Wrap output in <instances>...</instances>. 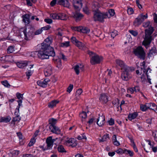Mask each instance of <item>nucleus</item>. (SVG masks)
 <instances>
[{"label":"nucleus","instance_id":"11","mask_svg":"<svg viewBox=\"0 0 157 157\" xmlns=\"http://www.w3.org/2000/svg\"><path fill=\"white\" fill-rule=\"evenodd\" d=\"M74 70L77 75H78L80 71H82L84 70V65L82 64L79 63L76 65L74 67Z\"/></svg>","mask_w":157,"mask_h":157},{"label":"nucleus","instance_id":"48","mask_svg":"<svg viewBox=\"0 0 157 157\" xmlns=\"http://www.w3.org/2000/svg\"><path fill=\"white\" fill-rule=\"evenodd\" d=\"M90 32V29L86 27L82 28V33H89Z\"/></svg>","mask_w":157,"mask_h":157},{"label":"nucleus","instance_id":"41","mask_svg":"<svg viewBox=\"0 0 157 157\" xmlns=\"http://www.w3.org/2000/svg\"><path fill=\"white\" fill-rule=\"evenodd\" d=\"M82 26L79 27H72L71 29L72 30L75 31H77L78 32H79L82 33Z\"/></svg>","mask_w":157,"mask_h":157},{"label":"nucleus","instance_id":"19","mask_svg":"<svg viewBox=\"0 0 157 157\" xmlns=\"http://www.w3.org/2000/svg\"><path fill=\"white\" fill-rule=\"evenodd\" d=\"M58 3L60 5H62L64 7H69L70 4L68 0H58Z\"/></svg>","mask_w":157,"mask_h":157},{"label":"nucleus","instance_id":"37","mask_svg":"<svg viewBox=\"0 0 157 157\" xmlns=\"http://www.w3.org/2000/svg\"><path fill=\"white\" fill-rule=\"evenodd\" d=\"M53 60L55 61V63L57 64V67L59 68H60L61 66V62L60 59H55L54 58Z\"/></svg>","mask_w":157,"mask_h":157},{"label":"nucleus","instance_id":"52","mask_svg":"<svg viewBox=\"0 0 157 157\" xmlns=\"http://www.w3.org/2000/svg\"><path fill=\"white\" fill-rule=\"evenodd\" d=\"M35 140L34 138L32 139L30 142L28 144V145L29 147L32 146L35 142Z\"/></svg>","mask_w":157,"mask_h":157},{"label":"nucleus","instance_id":"12","mask_svg":"<svg viewBox=\"0 0 157 157\" xmlns=\"http://www.w3.org/2000/svg\"><path fill=\"white\" fill-rule=\"evenodd\" d=\"M73 3L75 8L77 10H79L82 6L81 0H73Z\"/></svg>","mask_w":157,"mask_h":157},{"label":"nucleus","instance_id":"56","mask_svg":"<svg viewBox=\"0 0 157 157\" xmlns=\"http://www.w3.org/2000/svg\"><path fill=\"white\" fill-rule=\"evenodd\" d=\"M116 152L118 154H121L124 152V151L121 148H119L117 150Z\"/></svg>","mask_w":157,"mask_h":157},{"label":"nucleus","instance_id":"43","mask_svg":"<svg viewBox=\"0 0 157 157\" xmlns=\"http://www.w3.org/2000/svg\"><path fill=\"white\" fill-rule=\"evenodd\" d=\"M124 152L127 154H128L130 156L132 157L134 153L131 150L128 149H125L124 150Z\"/></svg>","mask_w":157,"mask_h":157},{"label":"nucleus","instance_id":"50","mask_svg":"<svg viewBox=\"0 0 157 157\" xmlns=\"http://www.w3.org/2000/svg\"><path fill=\"white\" fill-rule=\"evenodd\" d=\"M152 136L154 138L155 140L157 142V131L153 132Z\"/></svg>","mask_w":157,"mask_h":157},{"label":"nucleus","instance_id":"14","mask_svg":"<svg viewBox=\"0 0 157 157\" xmlns=\"http://www.w3.org/2000/svg\"><path fill=\"white\" fill-rule=\"evenodd\" d=\"M50 80L48 78L44 79L43 81H38L37 82V84L40 86L45 87L47 85L48 83L49 82Z\"/></svg>","mask_w":157,"mask_h":157},{"label":"nucleus","instance_id":"31","mask_svg":"<svg viewBox=\"0 0 157 157\" xmlns=\"http://www.w3.org/2000/svg\"><path fill=\"white\" fill-rule=\"evenodd\" d=\"M75 44L79 49H81L84 50L86 48V47L84 44L78 41V42H77Z\"/></svg>","mask_w":157,"mask_h":157},{"label":"nucleus","instance_id":"59","mask_svg":"<svg viewBox=\"0 0 157 157\" xmlns=\"http://www.w3.org/2000/svg\"><path fill=\"white\" fill-rule=\"evenodd\" d=\"M2 85H4L6 87H9L10 86V85L8 83L7 81H4L2 82Z\"/></svg>","mask_w":157,"mask_h":157},{"label":"nucleus","instance_id":"45","mask_svg":"<svg viewBox=\"0 0 157 157\" xmlns=\"http://www.w3.org/2000/svg\"><path fill=\"white\" fill-rule=\"evenodd\" d=\"M7 50V52L9 53H12L15 51L14 47L13 46H9Z\"/></svg>","mask_w":157,"mask_h":157},{"label":"nucleus","instance_id":"2","mask_svg":"<svg viewBox=\"0 0 157 157\" xmlns=\"http://www.w3.org/2000/svg\"><path fill=\"white\" fill-rule=\"evenodd\" d=\"M143 26L145 28H148L145 30V37L142 43L143 45L147 48V46L150 44L151 41V35L153 32V28L150 25V22L149 21L144 23Z\"/></svg>","mask_w":157,"mask_h":157},{"label":"nucleus","instance_id":"49","mask_svg":"<svg viewBox=\"0 0 157 157\" xmlns=\"http://www.w3.org/2000/svg\"><path fill=\"white\" fill-rule=\"evenodd\" d=\"M42 32V30L41 29H37L34 32V35H38L40 34Z\"/></svg>","mask_w":157,"mask_h":157},{"label":"nucleus","instance_id":"42","mask_svg":"<svg viewBox=\"0 0 157 157\" xmlns=\"http://www.w3.org/2000/svg\"><path fill=\"white\" fill-rule=\"evenodd\" d=\"M109 137L108 134L104 135L101 138V139L100 140V142H104L106 141L109 139Z\"/></svg>","mask_w":157,"mask_h":157},{"label":"nucleus","instance_id":"54","mask_svg":"<svg viewBox=\"0 0 157 157\" xmlns=\"http://www.w3.org/2000/svg\"><path fill=\"white\" fill-rule=\"evenodd\" d=\"M140 65L142 67H141V69L142 71L143 69H144L143 72L144 73H145V62L144 61L142 63H140Z\"/></svg>","mask_w":157,"mask_h":157},{"label":"nucleus","instance_id":"38","mask_svg":"<svg viewBox=\"0 0 157 157\" xmlns=\"http://www.w3.org/2000/svg\"><path fill=\"white\" fill-rule=\"evenodd\" d=\"M50 17L53 19H59L58 14L56 13H51L50 14Z\"/></svg>","mask_w":157,"mask_h":157},{"label":"nucleus","instance_id":"63","mask_svg":"<svg viewBox=\"0 0 157 157\" xmlns=\"http://www.w3.org/2000/svg\"><path fill=\"white\" fill-rule=\"evenodd\" d=\"M44 21L48 24H50L52 23V20L50 18H47L44 19Z\"/></svg>","mask_w":157,"mask_h":157},{"label":"nucleus","instance_id":"64","mask_svg":"<svg viewBox=\"0 0 157 157\" xmlns=\"http://www.w3.org/2000/svg\"><path fill=\"white\" fill-rule=\"evenodd\" d=\"M82 92V90L81 89H79L76 91L75 94L80 96Z\"/></svg>","mask_w":157,"mask_h":157},{"label":"nucleus","instance_id":"6","mask_svg":"<svg viewBox=\"0 0 157 157\" xmlns=\"http://www.w3.org/2000/svg\"><path fill=\"white\" fill-rule=\"evenodd\" d=\"M147 14L144 15L143 13L139 14L138 17L136 18L134 22V25L135 26H138L140 25L144 20L147 18Z\"/></svg>","mask_w":157,"mask_h":157},{"label":"nucleus","instance_id":"21","mask_svg":"<svg viewBox=\"0 0 157 157\" xmlns=\"http://www.w3.org/2000/svg\"><path fill=\"white\" fill-rule=\"evenodd\" d=\"M73 16L75 19L76 21L80 20L83 17V15L80 13L77 12L73 13Z\"/></svg>","mask_w":157,"mask_h":157},{"label":"nucleus","instance_id":"34","mask_svg":"<svg viewBox=\"0 0 157 157\" xmlns=\"http://www.w3.org/2000/svg\"><path fill=\"white\" fill-rule=\"evenodd\" d=\"M59 101L56 100H53L49 103L48 106L49 108H52L55 106L56 104L58 103Z\"/></svg>","mask_w":157,"mask_h":157},{"label":"nucleus","instance_id":"1","mask_svg":"<svg viewBox=\"0 0 157 157\" xmlns=\"http://www.w3.org/2000/svg\"><path fill=\"white\" fill-rule=\"evenodd\" d=\"M117 65L120 67L122 70L121 78L123 80L127 81L131 78L130 73L134 70L133 67L126 65L122 61L117 59L116 61Z\"/></svg>","mask_w":157,"mask_h":157},{"label":"nucleus","instance_id":"18","mask_svg":"<svg viewBox=\"0 0 157 157\" xmlns=\"http://www.w3.org/2000/svg\"><path fill=\"white\" fill-rule=\"evenodd\" d=\"M100 101L103 103H106L108 101V96L105 94H102L99 98Z\"/></svg>","mask_w":157,"mask_h":157},{"label":"nucleus","instance_id":"47","mask_svg":"<svg viewBox=\"0 0 157 157\" xmlns=\"http://www.w3.org/2000/svg\"><path fill=\"white\" fill-rule=\"evenodd\" d=\"M77 139L78 140H82V139L86 140V136L84 134H81L78 136Z\"/></svg>","mask_w":157,"mask_h":157},{"label":"nucleus","instance_id":"32","mask_svg":"<svg viewBox=\"0 0 157 157\" xmlns=\"http://www.w3.org/2000/svg\"><path fill=\"white\" fill-rule=\"evenodd\" d=\"M146 141L148 143L149 145L150 146V147L148 148L147 147H145L144 145L143 146V147H144V149L147 152H148L149 151H148L149 149H150V148H151L153 146V144H151V142L150 140H146Z\"/></svg>","mask_w":157,"mask_h":157},{"label":"nucleus","instance_id":"53","mask_svg":"<svg viewBox=\"0 0 157 157\" xmlns=\"http://www.w3.org/2000/svg\"><path fill=\"white\" fill-rule=\"evenodd\" d=\"M129 32L131 34L135 36H136L138 34L137 31L133 30H130L129 31Z\"/></svg>","mask_w":157,"mask_h":157},{"label":"nucleus","instance_id":"25","mask_svg":"<svg viewBox=\"0 0 157 157\" xmlns=\"http://www.w3.org/2000/svg\"><path fill=\"white\" fill-rule=\"evenodd\" d=\"M30 15L29 14H26L25 15H23L22 16L23 17V21L26 24H28L29 23V17Z\"/></svg>","mask_w":157,"mask_h":157},{"label":"nucleus","instance_id":"36","mask_svg":"<svg viewBox=\"0 0 157 157\" xmlns=\"http://www.w3.org/2000/svg\"><path fill=\"white\" fill-rule=\"evenodd\" d=\"M87 114L86 112H82L79 114V117L82 119V122L87 117Z\"/></svg>","mask_w":157,"mask_h":157},{"label":"nucleus","instance_id":"15","mask_svg":"<svg viewBox=\"0 0 157 157\" xmlns=\"http://www.w3.org/2000/svg\"><path fill=\"white\" fill-rule=\"evenodd\" d=\"M50 129L53 133L57 134H59L60 133L61 130L60 129L55 125H51L50 126Z\"/></svg>","mask_w":157,"mask_h":157},{"label":"nucleus","instance_id":"39","mask_svg":"<svg viewBox=\"0 0 157 157\" xmlns=\"http://www.w3.org/2000/svg\"><path fill=\"white\" fill-rule=\"evenodd\" d=\"M70 46V42L69 41H65L61 43L60 46L63 47H67Z\"/></svg>","mask_w":157,"mask_h":157},{"label":"nucleus","instance_id":"35","mask_svg":"<svg viewBox=\"0 0 157 157\" xmlns=\"http://www.w3.org/2000/svg\"><path fill=\"white\" fill-rule=\"evenodd\" d=\"M17 136L18 137L19 141H20V143L21 145H22L24 144V138L21 134V133L20 132H17Z\"/></svg>","mask_w":157,"mask_h":157},{"label":"nucleus","instance_id":"17","mask_svg":"<svg viewBox=\"0 0 157 157\" xmlns=\"http://www.w3.org/2000/svg\"><path fill=\"white\" fill-rule=\"evenodd\" d=\"M67 144L72 147H75L77 145V142L75 139L71 138L66 141Z\"/></svg>","mask_w":157,"mask_h":157},{"label":"nucleus","instance_id":"16","mask_svg":"<svg viewBox=\"0 0 157 157\" xmlns=\"http://www.w3.org/2000/svg\"><path fill=\"white\" fill-rule=\"evenodd\" d=\"M104 116L101 115L100 116L97 120V124L99 126H101L104 124L105 122Z\"/></svg>","mask_w":157,"mask_h":157},{"label":"nucleus","instance_id":"51","mask_svg":"<svg viewBox=\"0 0 157 157\" xmlns=\"http://www.w3.org/2000/svg\"><path fill=\"white\" fill-rule=\"evenodd\" d=\"M117 31L116 30H114L110 33L111 37L114 38L117 35Z\"/></svg>","mask_w":157,"mask_h":157},{"label":"nucleus","instance_id":"4","mask_svg":"<svg viewBox=\"0 0 157 157\" xmlns=\"http://www.w3.org/2000/svg\"><path fill=\"white\" fill-rule=\"evenodd\" d=\"M88 54L91 57L90 62L91 64L94 65L99 63L102 60V57L92 52L88 51Z\"/></svg>","mask_w":157,"mask_h":157},{"label":"nucleus","instance_id":"26","mask_svg":"<svg viewBox=\"0 0 157 157\" xmlns=\"http://www.w3.org/2000/svg\"><path fill=\"white\" fill-rule=\"evenodd\" d=\"M147 106L148 108V109H149L153 110H157V106L154 103H147Z\"/></svg>","mask_w":157,"mask_h":157},{"label":"nucleus","instance_id":"33","mask_svg":"<svg viewBox=\"0 0 157 157\" xmlns=\"http://www.w3.org/2000/svg\"><path fill=\"white\" fill-rule=\"evenodd\" d=\"M137 113H136L130 114L128 115V118L129 120L132 121V119L135 118L137 116Z\"/></svg>","mask_w":157,"mask_h":157},{"label":"nucleus","instance_id":"55","mask_svg":"<svg viewBox=\"0 0 157 157\" xmlns=\"http://www.w3.org/2000/svg\"><path fill=\"white\" fill-rule=\"evenodd\" d=\"M127 11L128 14L129 15L132 14L134 12L133 9L132 8H128L127 10Z\"/></svg>","mask_w":157,"mask_h":157},{"label":"nucleus","instance_id":"58","mask_svg":"<svg viewBox=\"0 0 157 157\" xmlns=\"http://www.w3.org/2000/svg\"><path fill=\"white\" fill-rule=\"evenodd\" d=\"M17 97L19 99H22L23 94H21L19 93H17L16 94Z\"/></svg>","mask_w":157,"mask_h":157},{"label":"nucleus","instance_id":"61","mask_svg":"<svg viewBox=\"0 0 157 157\" xmlns=\"http://www.w3.org/2000/svg\"><path fill=\"white\" fill-rule=\"evenodd\" d=\"M109 13L110 16H113L115 14V12L113 9H110L109 10Z\"/></svg>","mask_w":157,"mask_h":157},{"label":"nucleus","instance_id":"62","mask_svg":"<svg viewBox=\"0 0 157 157\" xmlns=\"http://www.w3.org/2000/svg\"><path fill=\"white\" fill-rule=\"evenodd\" d=\"M73 85L70 84L69 87L67 88V91L69 93H70L73 89Z\"/></svg>","mask_w":157,"mask_h":157},{"label":"nucleus","instance_id":"3","mask_svg":"<svg viewBox=\"0 0 157 157\" xmlns=\"http://www.w3.org/2000/svg\"><path fill=\"white\" fill-rule=\"evenodd\" d=\"M37 56L41 59H49V56H55V53L52 47L46 48L41 46L40 50L38 51Z\"/></svg>","mask_w":157,"mask_h":157},{"label":"nucleus","instance_id":"60","mask_svg":"<svg viewBox=\"0 0 157 157\" xmlns=\"http://www.w3.org/2000/svg\"><path fill=\"white\" fill-rule=\"evenodd\" d=\"M83 11L86 14H88L89 13V11L88 7L86 6L83 8Z\"/></svg>","mask_w":157,"mask_h":157},{"label":"nucleus","instance_id":"13","mask_svg":"<svg viewBox=\"0 0 157 157\" xmlns=\"http://www.w3.org/2000/svg\"><path fill=\"white\" fill-rule=\"evenodd\" d=\"M52 42V39L48 37L46 38L44 41L41 44V47H44L46 48H48L49 47H51L50 46V44Z\"/></svg>","mask_w":157,"mask_h":157},{"label":"nucleus","instance_id":"29","mask_svg":"<svg viewBox=\"0 0 157 157\" xmlns=\"http://www.w3.org/2000/svg\"><path fill=\"white\" fill-rule=\"evenodd\" d=\"M59 19L65 20H66L68 18V16L65 14L61 13H58Z\"/></svg>","mask_w":157,"mask_h":157},{"label":"nucleus","instance_id":"24","mask_svg":"<svg viewBox=\"0 0 157 157\" xmlns=\"http://www.w3.org/2000/svg\"><path fill=\"white\" fill-rule=\"evenodd\" d=\"M27 61H23L17 63V65L18 67L23 68L27 65Z\"/></svg>","mask_w":157,"mask_h":157},{"label":"nucleus","instance_id":"30","mask_svg":"<svg viewBox=\"0 0 157 157\" xmlns=\"http://www.w3.org/2000/svg\"><path fill=\"white\" fill-rule=\"evenodd\" d=\"M112 141L114 144L116 146H118L120 145L119 142L117 140V136L114 135L112 136Z\"/></svg>","mask_w":157,"mask_h":157},{"label":"nucleus","instance_id":"22","mask_svg":"<svg viewBox=\"0 0 157 157\" xmlns=\"http://www.w3.org/2000/svg\"><path fill=\"white\" fill-rule=\"evenodd\" d=\"M151 70L150 68L149 67L147 68V70H145V73H144L145 74L147 75V80H148V82L150 84H151V79L150 78V75H151Z\"/></svg>","mask_w":157,"mask_h":157},{"label":"nucleus","instance_id":"28","mask_svg":"<svg viewBox=\"0 0 157 157\" xmlns=\"http://www.w3.org/2000/svg\"><path fill=\"white\" fill-rule=\"evenodd\" d=\"M33 65H31L29 67L30 70H28L27 72H26V75L27 76L29 77L28 79H29V77L33 73L34 70L33 68Z\"/></svg>","mask_w":157,"mask_h":157},{"label":"nucleus","instance_id":"46","mask_svg":"<svg viewBox=\"0 0 157 157\" xmlns=\"http://www.w3.org/2000/svg\"><path fill=\"white\" fill-rule=\"evenodd\" d=\"M147 105V103L145 105H141L140 107L141 110L143 111H146L147 109H148V108Z\"/></svg>","mask_w":157,"mask_h":157},{"label":"nucleus","instance_id":"44","mask_svg":"<svg viewBox=\"0 0 157 157\" xmlns=\"http://www.w3.org/2000/svg\"><path fill=\"white\" fill-rule=\"evenodd\" d=\"M57 120L56 119L53 118L49 119V124H51V125H54L56 123Z\"/></svg>","mask_w":157,"mask_h":157},{"label":"nucleus","instance_id":"40","mask_svg":"<svg viewBox=\"0 0 157 157\" xmlns=\"http://www.w3.org/2000/svg\"><path fill=\"white\" fill-rule=\"evenodd\" d=\"M58 150L60 152H66L64 147L62 145H59L58 147Z\"/></svg>","mask_w":157,"mask_h":157},{"label":"nucleus","instance_id":"8","mask_svg":"<svg viewBox=\"0 0 157 157\" xmlns=\"http://www.w3.org/2000/svg\"><path fill=\"white\" fill-rule=\"evenodd\" d=\"M34 29L32 27L25 28L23 32L25 35V39L28 40L29 38H32L34 36Z\"/></svg>","mask_w":157,"mask_h":157},{"label":"nucleus","instance_id":"5","mask_svg":"<svg viewBox=\"0 0 157 157\" xmlns=\"http://www.w3.org/2000/svg\"><path fill=\"white\" fill-rule=\"evenodd\" d=\"M94 19L95 21H102L104 19L109 18L106 12H101L99 10L94 12Z\"/></svg>","mask_w":157,"mask_h":157},{"label":"nucleus","instance_id":"9","mask_svg":"<svg viewBox=\"0 0 157 157\" xmlns=\"http://www.w3.org/2000/svg\"><path fill=\"white\" fill-rule=\"evenodd\" d=\"M58 139L57 138L52 139V136L48 137L46 140V142L47 144V149H50L52 147L53 143Z\"/></svg>","mask_w":157,"mask_h":157},{"label":"nucleus","instance_id":"27","mask_svg":"<svg viewBox=\"0 0 157 157\" xmlns=\"http://www.w3.org/2000/svg\"><path fill=\"white\" fill-rule=\"evenodd\" d=\"M19 154V151L17 150H11L9 155L10 157H16Z\"/></svg>","mask_w":157,"mask_h":157},{"label":"nucleus","instance_id":"7","mask_svg":"<svg viewBox=\"0 0 157 157\" xmlns=\"http://www.w3.org/2000/svg\"><path fill=\"white\" fill-rule=\"evenodd\" d=\"M134 54L140 59H144L145 56L143 48L141 47H138L133 51Z\"/></svg>","mask_w":157,"mask_h":157},{"label":"nucleus","instance_id":"20","mask_svg":"<svg viewBox=\"0 0 157 157\" xmlns=\"http://www.w3.org/2000/svg\"><path fill=\"white\" fill-rule=\"evenodd\" d=\"M101 6V5L97 2H94L92 5V9L94 12L99 10H98V8Z\"/></svg>","mask_w":157,"mask_h":157},{"label":"nucleus","instance_id":"23","mask_svg":"<svg viewBox=\"0 0 157 157\" xmlns=\"http://www.w3.org/2000/svg\"><path fill=\"white\" fill-rule=\"evenodd\" d=\"M11 118L10 117H0V122L8 123L11 120Z\"/></svg>","mask_w":157,"mask_h":157},{"label":"nucleus","instance_id":"10","mask_svg":"<svg viewBox=\"0 0 157 157\" xmlns=\"http://www.w3.org/2000/svg\"><path fill=\"white\" fill-rule=\"evenodd\" d=\"M45 76L48 77L50 76L52 74V67L50 65H46L44 71Z\"/></svg>","mask_w":157,"mask_h":157},{"label":"nucleus","instance_id":"57","mask_svg":"<svg viewBox=\"0 0 157 157\" xmlns=\"http://www.w3.org/2000/svg\"><path fill=\"white\" fill-rule=\"evenodd\" d=\"M21 120V118L19 116H17L14 117L12 121H19Z\"/></svg>","mask_w":157,"mask_h":157}]
</instances>
